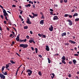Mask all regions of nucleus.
<instances>
[{
	"mask_svg": "<svg viewBox=\"0 0 79 79\" xmlns=\"http://www.w3.org/2000/svg\"><path fill=\"white\" fill-rule=\"evenodd\" d=\"M19 47L23 48L24 49L27 48L28 47V45L27 44H19Z\"/></svg>",
	"mask_w": 79,
	"mask_h": 79,
	"instance_id": "obj_1",
	"label": "nucleus"
},
{
	"mask_svg": "<svg viewBox=\"0 0 79 79\" xmlns=\"http://www.w3.org/2000/svg\"><path fill=\"white\" fill-rule=\"evenodd\" d=\"M29 42H30V43H32V42H33V44H35V42H34V40H30L29 41Z\"/></svg>",
	"mask_w": 79,
	"mask_h": 79,
	"instance_id": "obj_13",
	"label": "nucleus"
},
{
	"mask_svg": "<svg viewBox=\"0 0 79 79\" xmlns=\"http://www.w3.org/2000/svg\"><path fill=\"white\" fill-rule=\"evenodd\" d=\"M38 35L40 37H41L43 35H41V34H38Z\"/></svg>",
	"mask_w": 79,
	"mask_h": 79,
	"instance_id": "obj_38",
	"label": "nucleus"
},
{
	"mask_svg": "<svg viewBox=\"0 0 79 79\" xmlns=\"http://www.w3.org/2000/svg\"><path fill=\"white\" fill-rule=\"evenodd\" d=\"M40 24H41L42 25H43L44 24V20H41L40 22Z\"/></svg>",
	"mask_w": 79,
	"mask_h": 79,
	"instance_id": "obj_12",
	"label": "nucleus"
},
{
	"mask_svg": "<svg viewBox=\"0 0 79 79\" xmlns=\"http://www.w3.org/2000/svg\"><path fill=\"white\" fill-rule=\"evenodd\" d=\"M16 54L18 56H20V55H19V54L17 53V52H16Z\"/></svg>",
	"mask_w": 79,
	"mask_h": 79,
	"instance_id": "obj_49",
	"label": "nucleus"
},
{
	"mask_svg": "<svg viewBox=\"0 0 79 79\" xmlns=\"http://www.w3.org/2000/svg\"><path fill=\"white\" fill-rule=\"evenodd\" d=\"M2 10H3V13H4V14H5V13H6V12L5 9H2Z\"/></svg>",
	"mask_w": 79,
	"mask_h": 79,
	"instance_id": "obj_26",
	"label": "nucleus"
},
{
	"mask_svg": "<svg viewBox=\"0 0 79 79\" xmlns=\"http://www.w3.org/2000/svg\"><path fill=\"white\" fill-rule=\"evenodd\" d=\"M68 22H69V26H72V25H73V23L71 20H68Z\"/></svg>",
	"mask_w": 79,
	"mask_h": 79,
	"instance_id": "obj_5",
	"label": "nucleus"
},
{
	"mask_svg": "<svg viewBox=\"0 0 79 79\" xmlns=\"http://www.w3.org/2000/svg\"><path fill=\"white\" fill-rule=\"evenodd\" d=\"M38 56L40 58H42V56L41 55V54L38 55Z\"/></svg>",
	"mask_w": 79,
	"mask_h": 79,
	"instance_id": "obj_40",
	"label": "nucleus"
},
{
	"mask_svg": "<svg viewBox=\"0 0 79 79\" xmlns=\"http://www.w3.org/2000/svg\"><path fill=\"white\" fill-rule=\"evenodd\" d=\"M0 17L1 18H2V19H4V16L3 15H0Z\"/></svg>",
	"mask_w": 79,
	"mask_h": 79,
	"instance_id": "obj_32",
	"label": "nucleus"
},
{
	"mask_svg": "<svg viewBox=\"0 0 79 79\" xmlns=\"http://www.w3.org/2000/svg\"><path fill=\"white\" fill-rule=\"evenodd\" d=\"M13 28L14 29V30L16 32V33H17V31L16 30V29L15 28V27H13Z\"/></svg>",
	"mask_w": 79,
	"mask_h": 79,
	"instance_id": "obj_42",
	"label": "nucleus"
},
{
	"mask_svg": "<svg viewBox=\"0 0 79 79\" xmlns=\"http://www.w3.org/2000/svg\"><path fill=\"white\" fill-rule=\"evenodd\" d=\"M53 27L52 25H51V27L49 28V30L50 31H53Z\"/></svg>",
	"mask_w": 79,
	"mask_h": 79,
	"instance_id": "obj_6",
	"label": "nucleus"
},
{
	"mask_svg": "<svg viewBox=\"0 0 79 79\" xmlns=\"http://www.w3.org/2000/svg\"><path fill=\"white\" fill-rule=\"evenodd\" d=\"M61 59H62V60H65V56H63L62 58Z\"/></svg>",
	"mask_w": 79,
	"mask_h": 79,
	"instance_id": "obj_17",
	"label": "nucleus"
},
{
	"mask_svg": "<svg viewBox=\"0 0 79 79\" xmlns=\"http://www.w3.org/2000/svg\"><path fill=\"white\" fill-rule=\"evenodd\" d=\"M73 18L74 19L75 17H77L78 16L77 13H75L73 15Z\"/></svg>",
	"mask_w": 79,
	"mask_h": 79,
	"instance_id": "obj_10",
	"label": "nucleus"
},
{
	"mask_svg": "<svg viewBox=\"0 0 79 79\" xmlns=\"http://www.w3.org/2000/svg\"><path fill=\"white\" fill-rule=\"evenodd\" d=\"M15 44V42H14V41H13L12 42V44L13 45H14V44Z\"/></svg>",
	"mask_w": 79,
	"mask_h": 79,
	"instance_id": "obj_61",
	"label": "nucleus"
},
{
	"mask_svg": "<svg viewBox=\"0 0 79 79\" xmlns=\"http://www.w3.org/2000/svg\"><path fill=\"white\" fill-rule=\"evenodd\" d=\"M73 63H74V64H76L75 63L77 62V61L75 60H73Z\"/></svg>",
	"mask_w": 79,
	"mask_h": 79,
	"instance_id": "obj_18",
	"label": "nucleus"
},
{
	"mask_svg": "<svg viewBox=\"0 0 79 79\" xmlns=\"http://www.w3.org/2000/svg\"><path fill=\"white\" fill-rule=\"evenodd\" d=\"M6 66L5 67V68H6V69H7L9 67V65L8 64H6Z\"/></svg>",
	"mask_w": 79,
	"mask_h": 79,
	"instance_id": "obj_21",
	"label": "nucleus"
},
{
	"mask_svg": "<svg viewBox=\"0 0 79 79\" xmlns=\"http://www.w3.org/2000/svg\"><path fill=\"white\" fill-rule=\"evenodd\" d=\"M64 2L65 3H67L68 2V1L67 0H64Z\"/></svg>",
	"mask_w": 79,
	"mask_h": 79,
	"instance_id": "obj_59",
	"label": "nucleus"
},
{
	"mask_svg": "<svg viewBox=\"0 0 79 79\" xmlns=\"http://www.w3.org/2000/svg\"><path fill=\"white\" fill-rule=\"evenodd\" d=\"M7 16H6L5 17V19L6 20V21H8V19H7Z\"/></svg>",
	"mask_w": 79,
	"mask_h": 79,
	"instance_id": "obj_37",
	"label": "nucleus"
},
{
	"mask_svg": "<svg viewBox=\"0 0 79 79\" xmlns=\"http://www.w3.org/2000/svg\"><path fill=\"white\" fill-rule=\"evenodd\" d=\"M64 2V0H61L60 1V2L61 3H63Z\"/></svg>",
	"mask_w": 79,
	"mask_h": 79,
	"instance_id": "obj_47",
	"label": "nucleus"
},
{
	"mask_svg": "<svg viewBox=\"0 0 79 79\" xmlns=\"http://www.w3.org/2000/svg\"><path fill=\"white\" fill-rule=\"evenodd\" d=\"M32 6H33V8H34V9H35L36 7L35 6V4L32 5Z\"/></svg>",
	"mask_w": 79,
	"mask_h": 79,
	"instance_id": "obj_39",
	"label": "nucleus"
},
{
	"mask_svg": "<svg viewBox=\"0 0 79 79\" xmlns=\"http://www.w3.org/2000/svg\"><path fill=\"white\" fill-rule=\"evenodd\" d=\"M64 45L66 46H69V43H65Z\"/></svg>",
	"mask_w": 79,
	"mask_h": 79,
	"instance_id": "obj_33",
	"label": "nucleus"
},
{
	"mask_svg": "<svg viewBox=\"0 0 79 79\" xmlns=\"http://www.w3.org/2000/svg\"><path fill=\"white\" fill-rule=\"evenodd\" d=\"M74 56H79V54H74Z\"/></svg>",
	"mask_w": 79,
	"mask_h": 79,
	"instance_id": "obj_34",
	"label": "nucleus"
},
{
	"mask_svg": "<svg viewBox=\"0 0 79 79\" xmlns=\"http://www.w3.org/2000/svg\"><path fill=\"white\" fill-rule=\"evenodd\" d=\"M79 21V18L76 19L75 20V21Z\"/></svg>",
	"mask_w": 79,
	"mask_h": 79,
	"instance_id": "obj_30",
	"label": "nucleus"
},
{
	"mask_svg": "<svg viewBox=\"0 0 79 79\" xmlns=\"http://www.w3.org/2000/svg\"><path fill=\"white\" fill-rule=\"evenodd\" d=\"M16 40H17V41H19V39L17 37L16 38Z\"/></svg>",
	"mask_w": 79,
	"mask_h": 79,
	"instance_id": "obj_43",
	"label": "nucleus"
},
{
	"mask_svg": "<svg viewBox=\"0 0 79 79\" xmlns=\"http://www.w3.org/2000/svg\"><path fill=\"white\" fill-rule=\"evenodd\" d=\"M66 35V32L63 33L61 34V36L63 37Z\"/></svg>",
	"mask_w": 79,
	"mask_h": 79,
	"instance_id": "obj_14",
	"label": "nucleus"
},
{
	"mask_svg": "<svg viewBox=\"0 0 79 79\" xmlns=\"http://www.w3.org/2000/svg\"><path fill=\"white\" fill-rule=\"evenodd\" d=\"M45 17L43 16H42L41 17V19H45Z\"/></svg>",
	"mask_w": 79,
	"mask_h": 79,
	"instance_id": "obj_48",
	"label": "nucleus"
},
{
	"mask_svg": "<svg viewBox=\"0 0 79 79\" xmlns=\"http://www.w3.org/2000/svg\"><path fill=\"white\" fill-rule=\"evenodd\" d=\"M27 72L28 73V72H30V73H28V75L29 76H30L31 75V74L32 73V71L31 70H30L29 69H28L27 70Z\"/></svg>",
	"mask_w": 79,
	"mask_h": 79,
	"instance_id": "obj_2",
	"label": "nucleus"
},
{
	"mask_svg": "<svg viewBox=\"0 0 79 79\" xmlns=\"http://www.w3.org/2000/svg\"><path fill=\"white\" fill-rule=\"evenodd\" d=\"M71 75L70 74H69V75H68V77H71Z\"/></svg>",
	"mask_w": 79,
	"mask_h": 79,
	"instance_id": "obj_46",
	"label": "nucleus"
},
{
	"mask_svg": "<svg viewBox=\"0 0 79 79\" xmlns=\"http://www.w3.org/2000/svg\"><path fill=\"white\" fill-rule=\"evenodd\" d=\"M69 42H70V43H71V44H75L76 43V42H75V41L72 40H69Z\"/></svg>",
	"mask_w": 79,
	"mask_h": 79,
	"instance_id": "obj_8",
	"label": "nucleus"
},
{
	"mask_svg": "<svg viewBox=\"0 0 79 79\" xmlns=\"http://www.w3.org/2000/svg\"><path fill=\"white\" fill-rule=\"evenodd\" d=\"M69 17L70 18H72L73 17V16L71 15H69Z\"/></svg>",
	"mask_w": 79,
	"mask_h": 79,
	"instance_id": "obj_45",
	"label": "nucleus"
},
{
	"mask_svg": "<svg viewBox=\"0 0 79 79\" xmlns=\"http://www.w3.org/2000/svg\"><path fill=\"white\" fill-rule=\"evenodd\" d=\"M3 15L5 17L7 16L8 18L9 17V15L7 12H6V13H5L4 14H3Z\"/></svg>",
	"mask_w": 79,
	"mask_h": 79,
	"instance_id": "obj_11",
	"label": "nucleus"
},
{
	"mask_svg": "<svg viewBox=\"0 0 79 79\" xmlns=\"http://www.w3.org/2000/svg\"><path fill=\"white\" fill-rule=\"evenodd\" d=\"M38 74H39V75L40 76H42V73H41V72L40 71L38 72Z\"/></svg>",
	"mask_w": 79,
	"mask_h": 79,
	"instance_id": "obj_27",
	"label": "nucleus"
},
{
	"mask_svg": "<svg viewBox=\"0 0 79 79\" xmlns=\"http://www.w3.org/2000/svg\"><path fill=\"white\" fill-rule=\"evenodd\" d=\"M31 14L32 15H33L34 17H37L38 16V14H35L33 12H31Z\"/></svg>",
	"mask_w": 79,
	"mask_h": 79,
	"instance_id": "obj_15",
	"label": "nucleus"
},
{
	"mask_svg": "<svg viewBox=\"0 0 79 79\" xmlns=\"http://www.w3.org/2000/svg\"><path fill=\"white\" fill-rule=\"evenodd\" d=\"M47 59L48 60V62L49 64H50L51 63V61L50 60L49 58H48Z\"/></svg>",
	"mask_w": 79,
	"mask_h": 79,
	"instance_id": "obj_25",
	"label": "nucleus"
},
{
	"mask_svg": "<svg viewBox=\"0 0 79 79\" xmlns=\"http://www.w3.org/2000/svg\"><path fill=\"white\" fill-rule=\"evenodd\" d=\"M10 62L12 64H15V62L13 60H10Z\"/></svg>",
	"mask_w": 79,
	"mask_h": 79,
	"instance_id": "obj_20",
	"label": "nucleus"
},
{
	"mask_svg": "<svg viewBox=\"0 0 79 79\" xmlns=\"http://www.w3.org/2000/svg\"><path fill=\"white\" fill-rule=\"evenodd\" d=\"M26 38L27 39H29V36H28V35H27L26 36Z\"/></svg>",
	"mask_w": 79,
	"mask_h": 79,
	"instance_id": "obj_44",
	"label": "nucleus"
},
{
	"mask_svg": "<svg viewBox=\"0 0 79 79\" xmlns=\"http://www.w3.org/2000/svg\"><path fill=\"white\" fill-rule=\"evenodd\" d=\"M0 30L1 31H2V28L1 27H0Z\"/></svg>",
	"mask_w": 79,
	"mask_h": 79,
	"instance_id": "obj_64",
	"label": "nucleus"
},
{
	"mask_svg": "<svg viewBox=\"0 0 79 79\" xmlns=\"http://www.w3.org/2000/svg\"><path fill=\"white\" fill-rule=\"evenodd\" d=\"M20 35V34H19L17 36V38H18V39H19V36Z\"/></svg>",
	"mask_w": 79,
	"mask_h": 79,
	"instance_id": "obj_35",
	"label": "nucleus"
},
{
	"mask_svg": "<svg viewBox=\"0 0 79 79\" xmlns=\"http://www.w3.org/2000/svg\"><path fill=\"white\" fill-rule=\"evenodd\" d=\"M3 23H5V24H6V23H7V22L5 20V21H4Z\"/></svg>",
	"mask_w": 79,
	"mask_h": 79,
	"instance_id": "obj_52",
	"label": "nucleus"
},
{
	"mask_svg": "<svg viewBox=\"0 0 79 79\" xmlns=\"http://www.w3.org/2000/svg\"><path fill=\"white\" fill-rule=\"evenodd\" d=\"M0 77L2 79H5L6 77L2 73H0Z\"/></svg>",
	"mask_w": 79,
	"mask_h": 79,
	"instance_id": "obj_3",
	"label": "nucleus"
},
{
	"mask_svg": "<svg viewBox=\"0 0 79 79\" xmlns=\"http://www.w3.org/2000/svg\"><path fill=\"white\" fill-rule=\"evenodd\" d=\"M45 49L46 50L48 51H49L50 50L49 47L48 45L46 46Z\"/></svg>",
	"mask_w": 79,
	"mask_h": 79,
	"instance_id": "obj_9",
	"label": "nucleus"
},
{
	"mask_svg": "<svg viewBox=\"0 0 79 79\" xmlns=\"http://www.w3.org/2000/svg\"><path fill=\"white\" fill-rule=\"evenodd\" d=\"M61 62H62V64H66V62L65 61V60H62Z\"/></svg>",
	"mask_w": 79,
	"mask_h": 79,
	"instance_id": "obj_19",
	"label": "nucleus"
},
{
	"mask_svg": "<svg viewBox=\"0 0 79 79\" xmlns=\"http://www.w3.org/2000/svg\"><path fill=\"white\" fill-rule=\"evenodd\" d=\"M35 50L36 53H37V52H38V49H37V48H35Z\"/></svg>",
	"mask_w": 79,
	"mask_h": 79,
	"instance_id": "obj_23",
	"label": "nucleus"
},
{
	"mask_svg": "<svg viewBox=\"0 0 79 79\" xmlns=\"http://www.w3.org/2000/svg\"><path fill=\"white\" fill-rule=\"evenodd\" d=\"M52 75L53 76V77H55V74L53 73H52Z\"/></svg>",
	"mask_w": 79,
	"mask_h": 79,
	"instance_id": "obj_57",
	"label": "nucleus"
},
{
	"mask_svg": "<svg viewBox=\"0 0 79 79\" xmlns=\"http://www.w3.org/2000/svg\"><path fill=\"white\" fill-rule=\"evenodd\" d=\"M69 64H72V61H69Z\"/></svg>",
	"mask_w": 79,
	"mask_h": 79,
	"instance_id": "obj_51",
	"label": "nucleus"
},
{
	"mask_svg": "<svg viewBox=\"0 0 79 79\" xmlns=\"http://www.w3.org/2000/svg\"><path fill=\"white\" fill-rule=\"evenodd\" d=\"M0 7L2 8V9H3V6H2L0 5Z\"/></svg>",
	"mask_w": 79,
	"mask_h": 79,
	"instance_id": "obj_55",
	"label": "nucleus"
},
{
	"mask_svg": "<svg viewBox=\"0 0 79 79\" xmlns=\"http://www.w3.org/2000/svg\"><path fill=\"white\" fill-rule=\"evenodd\" d=\"M3 74H4V75H7L8 73H7V72H5Z\"/></svg>",
	"mask_w": 79,
	"mask_h": 79,
	"instance_id": "obj_29",
	"label": "nucleus"
},
{
	"mask_svg": "<svg viewBox=\"0 0 79 79\" xmlns=\"http://www.w3.org/2000/svg\"><path fill=\"white\" fill-rule=\"evenodd\" d=\"M58 6V5L57 4H54V6L55 7H57Z\"/></svg>",
	"mask_w": 79,
	"mask_h": 79,
	"instance_id": "obj_41",
	"label": "nucleus"
},
{
	"mask_svg": "<svg viewBox=\"0 0 79 79\" xmlns=\"http://www.w3.org/2000/svg\"><path fill=\"white\" fill-rule=\"evenodd\" d=\"M27 41V40L26 39H24V40H20L19 41L20 42H26Z\"/></svg>",
	"mask_w": 79,
	"mask_h": 79,
	"instance_id": "obj_16",
	"label": "nucleus"
},
{
	"mask_svg": "<svg viewBox=\"0 0 79 79\" xmlns=\"http://www.w3.org/2000/svg\"><path fill=\"white\" fill-rule=\"evenodd\" d=\"M28 16H29V17H30L31 18H34L35 16H32L31 15H29Z\"/></svg>",
	"mask_w": 79,
	"mask_h": 79,
	"instance_id": "obj_28",
	"label": "nucleus"
},
{
	"mask_svg": "<svg viewBox=\"0 0 79 79\" xmlns=\"http://www.w3.org/2000/svg\"><path fill=\"white\" fill-rule=\"evenodd\" d=\"M28 5V6L29 7H30V6H31V4H27Z\"/></svg>",
	"mask_w": 79,
	"mask_h": 79,
	"instance_id": "obj_53",
	"label": "nucleus"
},
{
	"mask_svg": "<svg viewBox=\"0 0 79 79\" xmlns=\"http://www.w3.org/2000/svg\"><path fill=\"white\" fill-rule=\"evenodd\" d=\"M28 28V27L27 26H25V27H24V29H27Z\"/></svg>",
	"mask_w": 79,
	"mask_h": 79,
	"instance_id": "obj_24",
	"label": "nucleus"
},
{
	"mask_svg": "<svg viewBox=\"0 0 79 79\" xmlns=\"http://www.w3.org/2000/svg\"><path fill=\"white\" fill-rule=\"evenodd\" d=\"M69 14H65L64 15V17H68V16H69Z\"/></svg>",
	"mask_w": 79,
	"mask_h": 79,
	"instance_id": "obj_31",
	"label": "nucleus"
},
{
	"mask_svg": "<svg viewBox=\"0 0 79 79\" xmlns=\"http://www.w3.org/2000/svg\"><path fill=\"white\" fill-rule=\"evenodd\" d=\"M5 68L6 67L5 66H3L2 68V71H3L4 70Z\"/></svg>",
	"mask_w": 79,
	"mask_h": 79,
	"instance_id": "obj_22",
	"label": "nucleus"
},
{
	"mask_svg": "<svg viewBox=\"0 0 79 79\" xmlns=\"http://www.w3.org/2000/svg\"><path fill=\"white\" fill-rule=\"evenodd\" d=\"M23 11H21V12H20V15H22V14H23Z\"/></svg>",
	"mask_w": 79,
	"mask_h": 79,
	"instance_id": "obj_54",
	"label": "nucleus"
},
{
	"mask_svg": "<svg viewBox=\"0 0 79 79\" xmlns=\"http://www.w3.org/2000/svg\"><path fill=\"white\" fill-rule=\"evenodd\" d=\"M50 13H51V15H53V12H50Z\"/></svg>",
	"mask_w": 79,
	"mask_h": 79,
	"instance_id": "obj_60",
	"label": "nucleus"
},
{
	"mask_svg": "<svg viewBox=\"0 0 79 79\" xmlns=\"http://www.w3.org/2000/svg\"><path fill=\"white\" fill-rule=\"evenodd\" d=\"M18 73V72L16 71V73H15V74H16L15 76H17V74Z\"/></svg>",
	"mask_w": 79,
	"mask_h": 79,
	"instance_id": "obj_63",
	"label": "nucleus"
},
{
	"mask_svg": "<svg viewBox=\"0 0 79 79\" xmlns=\"http://www.w3.org/2000/svg\"><path fill=\"white\" fill-rule=\"evenodd\" d=\"M58 18L57 16H55L53 17V20H58Z\"/></svg>",
	"mask_w": 79,
	"mask_h": 79,
	"instance_id": "obj_7",
	"label": "nucleus"
},
{
	"mask_svg": "<svg viewBox=\"0 0 79 79\" xmlns=\"http://www.w3.org/2000/svg\"><path fill=\"white\" fill-rule=\"evenodd\" d=\"M26 23H28V24H31V22L30 21L29 18H27V20L26 21Z\"/></svg>",
	"mask_w": 79,
	"mask_h": 79,
	"instance_id": "obj_4",
	"label": "nucleus"
},
{
	"mask_svg": "<svg viewBox=\"0 0 79 79\" xmlns=\"http://www.w3.org/2000/svg\"><path fill=\"white\" fill-rule=\"evenodd\" d=\"M43 36L42 37V38H45L46 37V36L45 35H42Z\"/></svg>",
	"mask_w": 79,
	"mask_h": 79,
	"instance_id": "obj_36",
	"label": "nucleus"
},
{
	"mask_svg": "<svg viewBox=\"0 0 79 79\" xmlns=\"http://www.w3.org/2000/svg\"><path fill=\"white\" fill-rule=\"evenodd\" d=\"M13 35L12 34H11L10 35V38Z\"/></svg>",
	"mask_w": 79,
	"mask_h": 79,
	"instance_id": "obj_56",
	"label": "nucleus"
},
{
	"mask_svg": "<svg viewBox=\"0 0 79 79\" xmlns=\"http://www.w3.org/2000/svg\"><path fill=\"white\" fill-rule=\"evenodd\" d=\"M31 49L32 51H34V48L33 47H31Z\"/></svg>",
	"mask_w": 79,
	"mask_h": 79,
	"instance_id": "obj_50",
	"label": "nucleus"
},
{
	"mask_svg": "<svg viewBox=\"0 0 79 79\" xmlns=\"http://www.w3.org/2000/svg\"><path fill=\"white\" fill-rule=\"evenodd\" d=\"M50 11H53V10L52 9H50Z\"/></svg>",
	"mask_w": 79,
	"mask_h": 79,
	"instance_id": "obj_58",
	"label": "nucleus"
},
{
	"mask_svg": "<svg viewBox=\"0 0 79 79\" xmlns=\"http://www.w3.org/2000/svg\"><path fill=\"white\" fill-rule=\"evenodd\" d=\"M30 33L31 34H32V31H30Z\"/></svg>",
	"mask_w": 79,
	"mask_h": 79,
	"instance_id": "obj_62",
	"label": "nucleus"
}]
</instances>
